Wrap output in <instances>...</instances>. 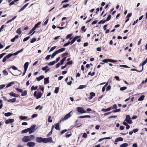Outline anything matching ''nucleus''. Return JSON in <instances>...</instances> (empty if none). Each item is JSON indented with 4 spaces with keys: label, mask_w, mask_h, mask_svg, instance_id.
Segmentation results:
<instances>
[{
    "label": "nucleus",
    "mask_w": 147,
    "mask_h": 147,
    "mask_svg": "<svg viewBox=\"0 0 147 147\" xmlns=\"http://www.w3.org/2000/svg\"><path fill=\"white\" fill-rule=\"evenodd\" d=\"M34 138V136L33 135L26 136L23 137L22 139V141L24 142H27L29 141L32 140Z\"/></svg>",
    "instance_id": "nucleus-1"
},
{
    "label": "nucleus",
    "mask_w": 147,
    "mask_h": 147,
    "mask_svg": "<svg viewBox=\"0 0 147 147\" xmlns=\"http://www.w3.org/2000/svg\"><path fill=\"white\" fill-rule=\"evenodd\" d=\"M65 50V48H62L61 49H59V50L56 51L55 52H54L51 55V57L52 58H53V57L57 54L59 53L60 52H63Z\"/></svg>",
    "instance_id": "nucleus-2"
},
{
    "label": "nucleus",
    "mask_w": 147,
    "mask_h": 147,
    "mask_svg": "<svg viewBox=\"0 0 147 147\" xmlns=\"http://www.w3.org/2000/svg\"><path fill=\"white\" fill-rule=\"evenodd\" d=\"M77 110L78 112L81 113H85L86 112L82 107H78L77 108Z\"/></svg>",
    "instance_id": "nucleus-3"
},
{
    "label": "nucleus",
    "mask_w": 147,
    "mask_h": 147,
    "mask_svg": "<svg viewBox=\"0 0 147 147\" xmlns=\"http://www.w3.org/2000/svg\"><path fill=\"white\" fill-rule=\"evenodd\" d=\"M125 121H126L129 124H131L132 123V121L131 120V118L129 115H126Z\"/></svg>",
    "instance_id": "nucleus-4"
},
{
    "label": "nucleus",
    "mask_w": 147,
    "mask_h": 147,
    "mask_svg": "<svg viewBox=\"0 0 147 147\" xmlns=\"http://www.w3.org/2000/svg\"><path fill=\"white\" fill-rule=\"evenodd\" d=\"M52 138L51 137L44 138V143L52 142Z\"/></svg>",
    "instance_id": "nucleus-5"
},
{
    "label": "nucleus",
    "mask_w": 147,
    "mask_h": 147,
    "mask_svg": "<svg viewBox=\"0 0 147 147\" xmlns=\"http://www.w3.org/2000/svg\"><path fill=\"white\" fill-rule=\"evenodd\" d=\"M36 125H33L31 126L30 127L28 128L30 134L33 131Z\"/></svg>",
    "instance_id": "nucleus-6"
},
{
    "label": "nucleus",
    "mask_w": 147,
    "mask_h": 147,
    "mask_svg": "<svg viewBox=\"0 0 147 147\" xmlns=\"http://www.w3.org/2000/svg\"><path fill=\"white\" fill-rule=\"evenodd\" d=\"M27 145L29 147H34L35 145V144L34 142H30L27 143Z\"/></svg>",
    "instance_id": "nucleus-7"
},
{
    "label": "nucleus",
    "mask_w": 147,
    "mask_h": 147,
    "mask_svg": "<svg viewBox=\"0 0 147 147\" xmlns=\"http://www.w3.org/2000/svg\"><path fill=\"white\" fill-rule=\"evenodd\" d=\"M36 142L38 143H41V142L44 143V138L41 137H37L36 138Z\"/></svg>",
    "instance_id": "nucleus-8"
},
{
    "label": "nucleus",
    "mask_w": 147,
    "mask_h": 147,
    "mask_svg": "<svg viewBox=\"0 0 147 147\" xmlns=\"http://www.w3.org/2000/svg\"><path fill=\"white\" fill-rule=\"evenodd\" d=\"M72 112V111H71V112H70L69 113H68L63 118V119H61V121H63L67 119H68L70 117L71 115L70 113Z\"/></svg>",
    "instance_id": "nucleus-9"
},
{
    "label": "nucleus",
    "mask_w": 147,
    "mask_h": 147,
    "mask_svg": "<svg viewBox=\"0 0 147 147\" xmlns=\"http://www.w3.org/2000/svg\"><path fill=\"white\" fill-rule=\"evenodd\" d=\"M11 56L12 55H11L10 54H8V55H6L3 58L2 60L3 62H5L6 61L7 59H9Z\"/></svg>",
    "instance_id": "nucleus-10"
},
{
    "label": "nucleus",
    "mask_w": 147,
    "mask_h": 147,
    "mask_svg": "<svg viewBox=\"0 0 147 147\" xmlns=\"http://www.w3.org/2000/svg\"><path fill=\"white\" fill-rule=\"evenodd\" d=\"M42 69L43 71H45V73H46L50 70V68H49L48 66H46L42 67Z\"/></svg>",
    "instance_id": "nucleus-11"
},
{
    "label": "nucleus",
    "mask_w": 147,
    "mask_h": 147,
    "mask_svg": "<svg viewBox=\"0 0 147 147\" xmlns=\"http://www.w3.org/2000/svg\"><path fill=\"white\" fill-rule=\"evenodd\" d=\"M14 119H9L5 121V123L6 124H8L9 123H11L13 122L14 121Z\"/></svg>",
    "instance_id": "nucleus-12"
},
{
    "label": "nucleus",
    "mask_w": 147,
    "mask_h": 147,
    "mask_svg": "<svg viewBox=\"0 0 147 147\" xmlns=\"http://www.w3.org/2000/svg\"><path fill=\"white\" fill-rule=\"evenodd\" d=\"M9 94L11 96L14 97H18V94H15L13 92H11Z\"/></svg>",
    "instance_id": "nucleus-13"
},
{
    "label": "nucleus",
    "mask_w": 147,
    "mask_h": 147,
    "mask_svg": "<svg viewBox=\"0 0 147 147\" xmlns=\"http://www.w3.org/2000/svg\"><path fill=\"white\" fill-rule=\"evenodd\" d=\"M28 64L29 63L28 62H26L24 64V68L25 71L27 70V69L28 66Z\"/></svg>",
    "instance_id": "nucleus-14"
},
{
    "label": "nucleus",
    "mask_w": 147,
    "mask_h": 147,
    "mask_svg": "<svg viewBox=\"0 0 147 147\" xmlns=\"http://www.w3.org/2000/svg\"><path fill=\"white\" fill-rule=\"evenodd\" d=\"M55 128L57 130H60L59 125L58 123H57L55 124Z\"/></svg>",
    "instance_id": "nucleus-15"
},
{
    "label": "nucleus",
    "mask_w": 147,
    "mask_h": 147,
    "mask_svg": "<svg viewBox=\"0 0 147 147\" xmlns=\"http://www.w3.org/2000/svg\"><path fill=\"white\" fill-rule=\"evenodd\" d=\"M49 78H47L44 79V84H46L49 83Z\"/></svg>",
    "instance_id": "nucleus-16"
},
{
    "label": "nucleus",
    "mask_w": 147,
    "mask_h": 147,
    "mask_svg": "<svg viewBox=\"0 0 147 147\" xmlns=\"http://www.w3.org/2000/svg\"><path fill=\"white\" fill-rule=\"evenodd\" d=\"M42 93L41 92H38L36 96V98L38 99L41 97Z\"/></svg>",
    "instance_id": "nucleus-17"
},
{
    "label": "nucleus",
    "mask_w": 147,
    "mask_h": 147,
    "mask_svg": "<svg viewBox=\"0 0 147 147\" xmlns=\"http://www.w3.org/2000/svg\"><path fill=\"white\" fill-rule=\"evenodd\" d=\"M123 140V139L121 137H119L116 138L115 140V142H117L118 141H122Z\"/></svg>",
    "instance_id": "nucleus-18"
},
{
    "label": "nucleus",
    "mask_w": 147,
    "mask_h": 147,
    "mask_svg": "<svg viewBox=\"0 0 147 147\" xmlns=\"http://www.w3.org/2000/svg\"><path fill=\"white\" fill-rule=\"evenodd\" d=\"M19 37V36L18 35H17L14 38H13L11 40V42H14V41H15V40H16V39H17Z\"/></svg>",
    "instance_id": "nucleus-19"
},
{
    "label": "nucleus",
    "mask_w": 147,
    "mask_h": 147,
    "mask_svg": "<svg viewBox=\"0 0 147 147\" xmlns=\"http://www.w3.org/2000/svg\"><path fill=\"white\" fill-rule=\"evenodd\" d=\"M16 100V98H14L12 99H10L7 100V101L8 102H15Z\"/></svg>",
    "instance_id": "nucleus-20"
},
{
    "label": "nucleus",
    "mask_w": 147,
    "mask_h": 147,
    "mask_svg": "<svg viewBox=\"0 0 147 147\" xmlns=\"http://www.w3.org/2000/svg\"><path fill=\"white\" fill-rule=\"evenodd\" d=\"M111 108V107H110L106 109H103L102 110V111H104V112H107L108 111H110Z\"/></svg>",
    "instance_id": "nucleus-21"
},
{
    "label": "nucleus",
    "mask_w": 147,
    "mask_h": 147,
    "mask_svg": "<svg viewBox=\"0 0 147 147\" xmlns=\"http://www.w3.org/2000/svg\"><path fill=\"white\" fill-rule=\"evenodd\" d=\"M44 78V76L43 75L40 76V77L37 78V80L38 81H40L41 80L43 79Z\"/></svg>",
    "instance_id": "nucleus-22"
},
{
    "label": "nucleus",
    "mask_w": 147,
    "mask_h": 147,
    "mask_svg": "<svg viewBox=\"0 0 147 147\" xmlns=\"http://www.w3.org/2000/svg\"><path fill=\"white\" fill-rule=\"evenodd\" d=\"M86 87V85H81L80 86L78 89H82L85 88Z\"/></svg>",
    "instance_id": "nucleus-23"
},
{
    "label": "nucleus",
    "mask_w": 147,
    "mask_h": 147,
    "mask_svg": "<svg viewBox=\"0 0 147 147\" xmlns=\"http://www.w3.org/2000/svg\"><path fill=\"white\" fill-rule=\"evenodd\" d=\"M36 29L34 28H33L32 29L30 30V32L29 33V34H31L33 32V33L31 34V35H32L35 32V31Z\"/></svg>",
    "instance_id": "nucleus-24"
},
{
    "label": "nucleus",
    "mask_w": 147,
    "mask_h": 147,
    "mask_svg": "<svg viewBox=\"0 0 147 147\" xmlns=\"http://www.w3.org/2000/svg\"><path fill=\"white\" fill-rule=\"evenodd\" d=\"M145 97V96L144 95H142V96H141L140 98H139L138 99V101H142V100H143L144 99V98Z\"/></svg>",
    "instance_id": "nucleus-25"
},
{
    "label": "nucleus",
    "mask_w": 147,
    "mask_h": 147,
    "mask_svg": "<svg viewBox=\"0 0 147 147\" xmlns=\"http://www.w3.org/2000/svg\"><path fill=\"white\" fill-rule=\"evenodd\" d=\"M41 22H39L37 24H36L34 26V27L35 29H36L38 27V25H39L40 24H41Z\"/></svg>",
    "instance_id": "nucleus-26"
},
{
    "label": "nucleus",
    "mask_w": 147,
    "mask_h": 147,
    "mask_svg": "<svg viewBox=\"0 0 147 147\" xmlns=\"http://www.w3.org/2000/svg\"><path fill=\"white\" fill-rule=\"evenodd\" d=\"M12 113L8 112L5 114V115L6 117H8L12 114Z\"/></svg>",
    "instance_id": "nucleus-27"
},
{
    "label": "nucleus",
    "mask_w": 147,
    "mask_h": 147,
    "mask_svg": "<svg viewBox=\"0 0 147 147\" xmlns=\"http://www.w3.org/2000/svg\"><path fill=\"white\" fill-rule=\"evenodd\" d=\"M59 89V87H56L55 90L54 91L55 93V94L58 93Z\"/></svg>",
    "instance_id": "nucleus-28"
},
{
    "label": "nucleus",
    "mask_w": 147,
    "mask_h": 147,
    "mask_svg": "<svg viewBox=\"0 0 147 147\" xmlns=\"http://www.w3.org/2000/svg\"><path fill=\"white\" fill-rule=\"evenodd\" d=\"M28 117L26 116H20L19 117L20 119L22 120H25Z\"/></svg>",
    "instance_id": "nucleus-29"
},
{
    "label": "nucleus",
    "mask_w": 147,
    "mask_h": 147,
    "mask_svg": "<svg viewBox=\"0 0 147 147\" xmlns=\"http://www.w3.org/2000/svg\"><path fill=\"white\" fill-rule=\"evenodd\" d=\"M14 84L15 83L14 82H11L7 85L6 86V87H9L11 86L13 84Z\"/></svg>",
    "instance_id": "nucleus-30"
},
{
    "label": "nucleus",
    "mask_w": 147,
    "mask_h": 147,
    "mask_svg": "<svg viewBox=\"0 0 147 147\" xmlns=\"http://www.w3.org/2000/svg\"><path fill=\"white\" fill-rule=\"evenodd\" d=\"M128 146V144L126 143H125L122 144L120 146V147H127Z\"/></svg>",
    "instance_id": "nucleus-31"
},
{
    "label": "nucleus",
    "mask_w": 147,
    "mask_h": 147,
    "mask_svg": "<svg viewBox=\"0 0 147 147\" xmlns=\"http://www.w3.org/2000/svg\"><path fill=\"white\" fill-rule=\"evenodd\" d=\"M143 67H142V69L140 71H138V70H137V69H134V68L131 69V71H136L138 72H141L143 70Z\"/></svg>",
    "instance_id": "nucleus-32"
},
{
    "label": "nucleus",
    "mask_w": 147,
    "mask_h": 147,
    "mask_svg": "<svg viewBox=\"0 0 147 147\" xmlns=\"http://www.w3.org/2000/svg\"><path fill=\"white\" fill-rule=\"evenodd\" d=\"M86 117L90 118V116L89 115H85L83 116H80L79 117V118H83Z\"/></svg>",
    "instance_id": "nucleus-33"
},
{
    "label": "nucleus",
    "mask_w": 147,
    "mask_h": 147,
    "mask_svg": "<svg viewBox=\"0 0 147 147\" xmlns=\"http://www.w3.org/2000/svg\"><path fill=\"white\" fill-rule=\"evenodd\" d=\"M56 63L55 61H53L52 62H50L48 63V65L49 66H51L54 65Z\"/></svg>",
    "instance_id": "nucleus-34"
},
{
    "label": "nucleus",
    "mask_w": 147,
    "mask_h": 147,
    "mask_svg": "<svg viewBox=\"0 0 147 147\" xmlns=\"http://www.w3.org/2000/svg\"><path fill=\"white\" fill-rule=\"evenodd\" d=\"M16 32L18 34H20L22 33V32L20 28H19L17 29V30L16 31Z\"/></svg>",
    "instance_id": "nucleus-35"
},
{
    "label": "nucleus",
    "mask_w": 147,
    "mask_h": 147,
    "mask_svg": "<svg viewBox=\"0 0 147 147\" xmlns=\"http://www.w3.org/2000/svg\"><path fill=\"white\" fill-rule=\"evenodd\" d=\"M28 131H28V128H27V129H26L23 130L22 131V134L28 132Z\"/></svg>",
    "instance_id": "nucleus-36"
},
{
    "label": "nucleus",
    "mask_w": 147,
    "mask_h": 147,
    "mask_svg": "<svg viewBox=\"0 0 147 147\" xmlns=\"http://www.w3.org/2000/svg\"><path fill=\"white\" fill-rule=\"evenodd\" d=\"M37 88L38 86H36L35 87H34V86H33L31 88V90L32 91L33 90H36L37 89Z\"/></svg>",
    "instance_id": "nucleus-37"
},
{
    "label": "nucleus",
    "mask_w": 147,
    "mask_h": 147,
    "mask_svg": "<svg viewBox=\"0 0 147 147\" xmlns=\"http://www.w3.org/2000/svg\"><path fill=\"white\" fill-rule=\"evenodd\" d=\"M27 95V91L26 90L24 91L23 92H22L21 94V95L22 96H24Z\"/></svg>",
    "instance_id": "nucleus-38"
},
{
    "label": "nucleus",
    "mask_w": 147,
    "mask_h": 147,
    "mask_svg": "<svg viewBox=\"0 0 147 147\" xmlns=\"http://www.w3.org/2000/svg\"><path fill=\"white\" fill-rule=\"evenodd\" d=\"M73 34L71 33L69 34L67 36H66V38L67 39H69L70 38V37Z\"/></svg>",
    "instance_id": "nucleus-39"
},
{
    "label": "nucleus",
    "mask_w": 147,
    "mask_h": 147,
    "mask_svg": "<svg viewBox=\"0 0 147 147\" xmlns=\"http://www.w3.org/2000/svg\"><path fill=\"white\" fill-rule=\"evenodd\" d=\"M127 88L126 87H123L120 88V90L121 91H123L126 90L127 89Z\"/></svg>",
    "instance_id": "nucleus-40"
},
{
    "label": "nucleus",
    "mask_w": 147,
    "mask_h": 147,
    "mask_svg": "<svg viewBox=\"0 0 147 147\" xmlns=\"http://www.w3.org/2000/svg\"><path fill=\"white\" fill-rule=\"evenodd\" d=\"M147 63V58L142 63V65L143 66L144 65H145Z\"/></svg>",
    "instance_id": "nucleus-41"
},
{
    "label": "nucleus",
    "mask_w": 147,
    "mask_h": 147,
    "mask_svg": "<svg viewBox=\"0 0 147 147\" xmlns=\"http://www.w3.org/2000/svg\"><path fill=\"white\" fill-rule=\"evenodd\" d=\"M30 38V36H28L26 38H24V39H23V41L24 42H25L27 40H28Z\"/></svg>",
    "instance_id": "nucleus-42"
},
{
    "label": "nucleus",
    "mask_w": 147,
    "mask_h": 147,
    "mask_svg": "<svg viewBox=\"0 0 147 147\" xmlns=\"http://www.w3.org/2000/svg\"><path fill=\"white\" fill-rule=\"evenodd\" d=\"M36 39L35 38L32 39L30 41L31 43H33L36 41Z\"/></svg>",
    "instance_id": "nucleus-43"
},
{
    "label": "nucleus",
    "mask_w": 147,
    "mask_h": 147,
    "mask_svg": "<svg viewBox=\"0 0 147 147\" xmlns=\"http://www.w3.org/2000/svg\"><path fill=\"white\" fill-rule=\"evenodd\" d=\"M19 53L18 51H17L16 52H15V53H13V54H10L11 55H12V56L13 55H17Z\"/></svg>",
    "instance_id": "nucleus-44"
},
{
    "label": "nucleus",
    "mask_w": 147,
    "mask_h": 147,
    "mask_svg": "<svg viewBox=\"0 0 147 147\" xmlns=\"http://www.w3.org/2000/svg\"><path fill=\"white\" fill-rule=\"evenodd\" d=\"M3 72L5 76H7L8 74L7 72L5 70H3Z\"/></svg>",
    "instance_id": "nucleus-45"
},
{
    "label": "nucleus",
    "mask_w": 147,
    "mask_h": 147,
    "mask_svg": "<svg viewBox=\"0 0 147 147\" xmlns=\"http://www.w3.org/2000/svg\"><path fill=\"white\" fill-rule=\"evenodd\" d=\"M38 114H33L31 116L32 118H33L34 117H36L37 116Z\"/></svg>",
    "instance_id": "nucleus-46"
},
{
    "label": "nucleus",
    "mask_w": 147,
    "mask_h": 147,
    "mask_svg": "<svg viewBox=\"0 0 147 147\" xmlns=\"http://www.w3.org/2000/svg\"><path fill=\"white\" fill-rule=\"evenodd\" d=\"M57 47L56 46H54L53 47H52L51 49H50L49 52H51L53 51Z\"/></svg>",
    "instance_id": "nucleus-47"
},
{
    "label": "nucleus",
    "mask_w": 147,
    "mask_h": 147,
    "mask_svg": "<svg viewBox=\"0 0 147 147\" xmlns=\"http://www.w3.org/2000/svg\"><path fill=\"white\" fill-rule=\"evenodd\" d=\"M70 42L68 41L67 43H65L63 45V47H66L69 44H71Z\"/></svg>",
    "instance_id": "nucleus-48"
},
{
    "label": "nucleus",
    "mask_w": 147,
    "mask_h": 147,
    "mask_svg": "<svg viewBox=\"0 0 147 147\" xmlns=\"http://www.w3.org/2000/svg\"><path fill=\"white\" fill-rule=\"evenodd\" d=\"M85 26H83L81 28V30H83L84 32H85L86 31V29H85Z\"/></svg>",
    "instance_id": "nucleus-49"
},
{
    "label": "nucleus",
    "mask_w": 147,
    "mask_h": 147,
    "mask_svg": "<svg viewBox=\"0 0 147 147\" xmlns=\"http://www.w3.org/2000/svg\"><path fill=\"white\" fill-rule=\"evenodd\" d=\"M90 94L91 96L94 97L95 96V93L93 92H91L90 93Z\"/></svg>",
    "instance_id": "nucleus-50"
},
{
    "label": "nucleus",
    "mask_w": 147,
    "mask_h": 147,
    "mask_svg": "<svg viewBox=\"0 0 147 147\" xmlns=\"http://www.w3.org/2000/svg\"><path fill=\"white\" fill-rule=\"evenodd\" d=\"M52 130L47 135V137H48L49 136H50L51 134H52Z\"/></svg>",
    "instance_id": "nucleus-51"
},
{
    "label": "nucleus",
    "mask_w": 147,
    "mask_h": 147,
    "mask_svg": "<svg viewBox=\"0 0 147 147\" xmlns=\"http://www.w3.org/2000/svg\"><path fill=\"white\" fill-rule=\"evenodd\" d=\"M87 134L85 133H84L82 136V137L83 138H87Z\"/></svg>",
    "instance_id": "nucleus-52"
},
{
    "label": "nucleus",
    "mask_w": 147,
    "mask_h": 147,
    "mask_svg": "<svg viewBox=\"0 0 147 147\" xmlns=\"http://www.w3.org/2000/svg\"><path fill=\"white\" fill-rule=\"evenodd\" d=\"M111 17V15H109L107 18V20L108 21L110 20Z\"/></svg>",
    "instance_id": "nucleus-53"
},
{
    "label": "nucleus",
    "mask_w": 147,
    "mask_h": 147,
    "mask_svg": "<svg viewBox=\"0 0 147 147\" xmlns=\"http://www.w3.org/2000/svg\"><path fill=\"white\" fill-rule=\"evenodd\" d=\"M16 90L20 92H22L23 91V90L22 89H20L18 88H16Z\"/></svg>",
    "instance_id": "nucleus-54"
},
{
    "label": "nucleus",
    "mask_w": 147,
    "mask_h": 147,
    "mask_svg": "<svg viewBox=\"0 0 147 147\" xmlns=\"http://www.w3.org/2000/svg\"><path fill=\"white\" fill-rule=\"evenodd\" d=\"M111 88V87L110 86H108L106 88V91H108L109 90H110Z\"/></svg>",
    "instance_id": "nucleus-55"
},
{
    "label": "nucleus",
    "mask_w": 147,
    "mask_h": 147,
    "mask_svg": "<svg viewBox=\"0 0 147 147\" xmlns=\"http://www.w3.org/2000/svg\"><path fill=\"white\" fill-rule=\"evenodd\" d=\"M67 131V130L64 129V130L62 131H61V134H63L65 132H66Z\"/></svg>",
    "instance_id": "nucleus-56"
},
{
    "label": "nucleus",
    "mask_w": 147,
    "mask_h": 147,
    "mask_svg": "<svg viewBox=\"0 0 147 147\" xmlns=\"http://www.w3.org/2000/svg\"><path fill=\"white\" fill-rule=\"evenodd\" d=\"M51 56V55H47L46 56V57L45 58V59L47 60L49 59H50V57Z\"/></svg>",
    "instance_id": "nucleus-57"
},
{
    "label": "nucleus",
    "mask_w": 147,
    "mask_h": 147,
    "mask_svg": "<svg viewBox=\"0 0 147 147\" xmlns=\"http://www.w3.org/2000/svg\"><path fill=\"white\" fill-rule=\"evenodd\" d=\"M5 86V85L4 84L1 85H0V90H1Z\"/></svg>",
    "instance_id": "nucleus-58"
},
{
    "label": "nucleus",
    "mask_w": 147,
    "mask_h": 147,
    "mask_svg": "<svg viewBox=\"0 0 147 147\" xmlns=\"http://www.w3.org/2000/svg\"><path fill=\"white\" fill-rule=\"evenodd\" d=\"M11 68L14 70H17V67L15 66H11Z\"/></svg>",
    "instance_id": "nucleus-59"
},
{
    "label": "nucleus",
    "mask_w": 147,
    "mask_h": 147,
    "mask_svg": "<svg viewBox=\"0 0 147 147\" xmlns=\"http://www.w3.org/2000/svg\"><path fill=\"white\" fill-rule=\"evenodd\" d=\"M48 20H49V19H47L46 20V21L44 23V25H46L47 24V23L48 22Z\"/></svg>",
    "instance_id": "nucleus-60"
},
{
    "label": "nucleus",
    "mask_w": 147,
    "mask_h": 147,
    "mask_svg": "<svg viewBox=\"0 0 147 147\" xmlns=\"http://www.w3.org/2000/svg\"><path fill=\"white\" fill-rule=\"evenodd\" d=\"M132 15V13H129L127 14V16L126 18H129Z\"/></svg>",
    "instance_id": "nucleus-61"
},
{
    "label": "nucleus",
    "mask_w": 147,
    "mask_h": 147,
    "mask_svg": "<svg viewBox=\"0 0 147 147\" xmlns=\"http://www.w3.org/2000/svg\"><path fill=\"white\" fill-rule=\"evenodd\" d=\"M76 41V40L74 38L71 41V44L72 45L73 44L75 41Z\"/></svg>",
    "instance_id": "nucleus-62"
},
{
    "label": "nucleus",
    "mask_w": 147,
    "mask_h": 147,
    "mask_svg": "<svg viewBox=\"0 0 147 147\" xmlns=\"http://www.w3.org/2000/svg\"><path fill=\"white\" fill-rule=\"evenodd\" d=\"M117 107L116 104L114 105L113 107V109H117Z\"/></svg>",
    "instance_id": "nucleus-63"
},
{
    "label": "nucleus",
    "mask_w": 147,
    "mask_h": 147,
    "mask_svg": "<svg viewBox=\"0 0 147 147\" xmlns=\"http://www.w3.org/2000/svg\"><path fill=\"white\" fill-rule=\"evenodd\" d=\"M146 82H147V78L146 79L145 81L143 80L142 81V83L143 84H144L145 83H146Z\"/></svg>",
    "instance_id": "nucleus-64"
}]
</instances>
